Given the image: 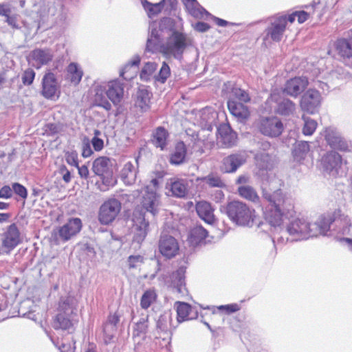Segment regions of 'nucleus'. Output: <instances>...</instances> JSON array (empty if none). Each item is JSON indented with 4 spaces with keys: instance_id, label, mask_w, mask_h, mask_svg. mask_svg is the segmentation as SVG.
<instances>
[{
    "instance_id": "nucleus-1",
    "label": "nucleus",
    "mask_w": 352,
    "mask_h": 352,
    "mask_svg": "<svg viewBox=\"0 0 352 352\" xmlns=\"http://www.w3.org/2000/svg\"><path fill=\"white\" fill-rule=\"evenodd\" d=\"M263 197L270 202L264 212L265 219L274 228L281 226L285 219H290L296 214L294 199L280 190L273 193L264 191Z\"/></svg>"
},
{
    "instance_id": "nucleus-17",
    "label": "nucleus",
    "mask_w": 352,
    "mask_h": 352,
    "mask_svg": "<svg viewBox=\"0 0 352 352\" xmlns=\"http://www.w3.org/2000/svg\"><path fill=\"white\" fill-rule=\"evenodd\" d=\"M149 188H147V190L145 191L142 197L141 206L146 212L155 216L158 214L161 207V198L159 194L153 189L150 190Z\"/></svg>"
},
{
    "instance_id": "nucleus-32",
    "label": "nucleus",
    "mask_w": 352,
    "mask_h": 352,
    "mask_svg": "<svg viewBox=\"0 0 352 352\" xmlns=\"http://www.w3.org/2000/svg\"><path fill=\"white\" fill-rule=\"evenodd\" d=\"M137 168L131 162H126L120 170V178L126 185L133 184L136 179Z\"/></svg>"
},
{
    "instance_id": "nucleus-12",
    "label": "nucleus",
    "mask_w": 352,
    "mask_h": 352,
    "mask_svg": "<svg viewBox=\"0 0 352 352\" xmlns=\"http://www.w3.org/2000/svg\"><path fill=\"white\" fill-rule=\"evenodd\" d=\"M186 268L180 267L177 270L173 272L170 276V280L166 281V285L171 287L172 292L177 294V298L186 297L188 291L185 283Z\"/></svg>"
},
{
    "instance_id": "nucleus-18",
    "label": "nucleus",
    "mask_w": 352,
    "mask_h": 352,
    "mask_svg": "<svg viewBox=\"0 0 352 352\" xmlns=\"http://www.w3.org/2000/svg\"><path fill=\"white\" fill-rule=\"evenodd\" d=\"M133 221V240L138 244H140L148 234L149 230V222L146 220L144 215L142 213H139L138 215L134 213Z\"/></svg>"
},
{
    "instance_id": "nucleus-54",
    "label": "nucleus",
    "mask_w": 352,
    "mask_h": 352,
    "mask_svg": "<svg viewBox=\"0 0 352 352\" xmlns=\"http://www.w3.org/2000/svg\"><path fill=\"white\" fill-rule=\"evenodd\" d=\"M208 235V231L201 226H197L191 231V236L195 239L196 243L206 239Z\"/></svg>"
},
{
    "instance_id": "nucleus-33",
    "label": "nucleus",
    "mask_w": 352,
    "mask_h": 352,
    "mask_svg": "<svg viewBox=\"0 0 352 352\" xmlns=\"http://www.w3.org/2000/svg\"><path fill=\"white\" fill-rule=\"evenodd\" d=\"M19 241V232L17 227L15 224L10 225L5 233L3 240L4 246L8 248H13L18 245Z\"/></svg>"
},
{
    "instance_id": "nucleus-28",
    "label": "nucleus",
    "mask_w": 352,
    "mask_h": 352,
    "mask_svg": "<svg viewBox=\"0 0 352 352\" xmlns=\"http://www.w3.org/2000/svg\"><path fill=\"white\" fill-rule=\"evenodd\" d=\"M336 48L341 56L352 58V29L347 32L346 38L337 40Z\"/></svg>"
},
{
    "instance_id": "nucleus-38",
    "label": "nucleus",
    "mask_w": 352,
    "mask_h": 352,
    "mask_svg": "<svg viewBox=\"0 0 352 352\" xmlns=\"http://www.w3.org/2000/svg\"><path fill=\"white\" fill-rule=\"evenodd\" d=\"M309 144L308 142H298L292 151V155L295 161L300 162L304 160L309 153Z\"/></svg>"
},
{
    "instance_id": "nucleus-14",
    "label": "nucleus",
    "mask_w": 352,
    "mask_h": 352,
    "mask_svg": "<svg viewBox=\"0 0 352 352\" xmlns=\"http://www.w3.org/2000/svg\"><path fill=\"white\" fill-rule=\"evenodd\" d=\"M321 100V95L318 90L309 89L302 96L300 107L304 111L314 114L318 111Z\"/></svg>"
},
{
    "instance_id": "nucleus-31",
    "label": "nucleus",
    "mask_w": 352,
    "mask_h": 352,
    "mask_svg": "<svg viewBox=\"0 0 352 352\" xmlns=\"http://www.w3.org/2000/svg\"><path fill=\"white\" fill-rule=\"evenodd\" d=\"M228 107L230 112L241 120H245L250 115L249 110L245 105L233 99H228Z\"/></svg>"
},
{
    "instance_id": "nucleus-45",
    "label": "nucleus",
    "mask_w": 352,
    "mask_h": 352,
    "mask_svg": "<svg viewBox=\"0 0 352 352\" xmlns=\"http://www.w3.org/2000/svg\"><path fill=\"white\" fill-rule=\"evenodd\" d=\"M229 99H233L238 102L246 103L250 101V96L245 90L239 87H233Z\"/></svg>"
},
{
    "instance_id": "nucleus-25",
    "label": "nucleus",
    "mask_w": 352,
    "mask_h": 352,
    "mask_svg": "<svg viewBox=\"0 0 352 352\" xmlns=\"http://www.w3.org/2000/svg\"><path fill=\"white\" fill-rule=\"evenodd\" d=\"M236 140V134L230 126L223 124L217 129V140L225 147H230L233 146Z\"/></svg>"
},
{
    "instance_id": "nucleus-16",
    "label": "nucleus",
    "mask_w": 352,
    "mask_h": 352,
    "mask_svg": "<svg viewBox=\"0 0 352 352\" xmlns=\"http://www.w3.org/2000/svg\"><path fill=\"white\" fill-rule=\"evenodd\" d=\"M158 249L160 254L166 258L175 257L179 252V244L172 236L162 234L158 242Z\"/></svg>"
},
{
    "instance_id": "nucleus-3",
    "label": "nucleus",
    "mask_w": 352,
    "mask_h": 352,
    "mask_svg": "<svg viewBox=\"0 0 352 352\" xmlns=\"http://www.w3.org/2000/svg\"><path fill=\"white\" fill-rule=\"evenodd\" d=\"M226 210L230 219L238 226L251 228L256 222L257 216L254 209L241 201L228 203Z\"/></svg>"
},
{
    "instance_id": "nucleus-51",
    "label": "nucleus",
    "mask_w": 352,
    "mask_h": 352,
    "mask_svg": "<svg viewBox=\"0 0 352 352\" xmlns=\"http://www.w3.org/2000/svg\"><path fill=\"white\" fill-rule=\"evenodd\" d=\"M295 110V104L289 99H284L278 104V111L280 114L287 116Z\"/></svg>"
},
{
    "instance_id": "nucleus-63",
    "label": "nucleus",
    "mask_w": 352,
    "mask_h": 352,
    "mask_svg": "<svg viewBox=\"0 0 352 352\" xmlns=\"http://www.w3.org/2000/svg\"><path fill=\"white\" fill-rule=\"evenodd\" d=\"M240 306L236 303L221 305L218 307V309L221 311H225L226 314L234 313L240 309Z\"/></svg>"
},
{
    "instance_id": "nucleus-35",
    "label": "nucleus",
    "mask_w": 352,
    "mask_h": 352,
    "mask_svg": "<svg viewBox=\"0 0 352 352\" xmlns=\"http://www.w3.org/2000/svg\"><path fill=\"white\" fill-rule=\"evenodd\" d=\"M184 5L190 14L195 18L204 19L205 16L209 15L197 0H184Z\"/></svg>"
},
{
    "instance_id": "nucleus-29",
    "label": "nucleus",
    "mask_w": 352,
    "mask_h": 352,
    "mask_svg": "<svg viewBox=\"0 0 352 352\" xmlns=\"http://www.w3.org/2000/svg\"><path fill=\"white\" fill-rule=\"evenodd\" d=\"M199 117L201 126L211 131L217 119V113L212 107H206L200 111Z\"/></svg>"
},
{
    "instance_id": "nucleus-2",
    "label": "nucleus",
    "mask_w": 352,
    "mask_h": 352,
    "mask_svg": "<svg viewBox=\"0 0 352 352\" xmlns=\"http://www.w3.org/2000/svg\"><path fill=\"white\" fill-rule=\"evenodd\" d=\"M330 220L320 216L314 222H308L303 217L290 220L286 226L291 241L306 240L310 237L325 235L330 229Z\"/></svg>"
},
{
    "instance_id": "nucleus-42",
    "label": "nucleus",
    "mask_w": 352,
    "mask_h": 352,
    "mask_svg": "<svg viewBox=\"0 0 352 352\" xmlns=\"http://www.w3.org/2000/svg\"><path fill=\"white\" fill-rule=\"evenodd\" d=\"M167 131L162 126H159L156 129L153 134V143L156 147H160L161 149L166 146V140L168 137Z\"/></svg>"
},
{
    "instance_id": "nucleus-5",
    "label": "nucleus",
    "mask_w": 352,
    "mask_h": 352,
    "mask_svg": "<svg viewBox=\"0 0 352 352\" xmlns=\"http://www.w3.org/2000/svg\"><path fill=\"white\" fill-rule=\"evenodd\" d=\"M78 322L77 309L74 308L67 300L59 303V313L53 322L55 329H72Z\"/></svg>"
},
{
    "instance_id": "nucleus-24",
    "label": "nucleus",
    "mask_w": 352,
    "mask_h": 352,
    "mask_svg": "<svg viewBox=\"0 0 352 352\" xmlns=\"http://www.w3.org/2000/svg\"><path fill=\"white\" fill-rule=\"evenodd\" d=\"M246 161L245 153H234L226 157L222 160L221 170L223 173H234Z\"/></svg>"
},
{
    "instance_id": "nucleus-23",
    "label": "nucleus",
    "mask_w": 352,
    "mask_h": 352,
    "mask_svg": "<svg viewBox=\"0 0 352 352\" xmlns=\"http://www.w3.org/2000/svg\"><path fill=\"white\" fill-rule=\"evenodd\" d=\"M308 80L306 77H295L288 80L283 88V92L292 97L296 98L307 87Z\"/></svg>"
},
{
    "instance_id": "nucleus-8",
    "label": "nucleus",
    "mask_w": 352,
    "mask_h": 352,
    "mask_svg": "<svg viewBox=\"0 0 352 352\" xmlns=\"http://www.w3.org/2000/svg\"><path fill=\"white\" fill-rule=\"evenodd\" d=\"M96 91L97 101L100 96V92H105L109 100L114 105H118L124 97V84L120 80L115 79L98 85Z\"/></svg>"
},
{
    "instance_id": "nucleus-48",
    "label": "nucleus",
    "mask_w": 352,
    "mask_h": 352,
    "mask_svg": "<svg viewBox=\"0 0 352 352\" xmlns=\"http://www.w3.org/2000/svg\"><path fill=\"white\" fill-rule=\"evenodd\" d=\"M148 315H143L137 322H135L133 329L134 336L146 334L148 329Z\"/></svg>"
},
{
    "instance_id": "nucleus-46",
    "label": "nucleus",
    "mask_w": 352,
    "mask_h": 352,
    "mask_svg": "<svg viewBox=\"0 0 352 352\" xmlns=\"http://www.w3.org/2000/svg\"><path fill=\"white\" fill-rule=\"evenodd\" d=\"M171 314L169 312L162 314L157 321V329L162 332L170 331L172 327Z\"/></svg>"
},
{
    "instance_id": "nucleus-7",
    "label": "nucleus",
    "mask_w": 352,
    "mask_h": 352,
    "mask_svg": "<svg viewBox=\"0 0 352 352\" xmlns=\"http://www.w3.org/2000/svg\"><path fill=\"white\" fill-rule=\"evenodd\" d=\"M337 2L338 0H314L311 5L305 6L308 11L296 12L298 23H304L310 15L316 14L320 19L328 10L332 9Z\"/></svg>"
},
{
    "instance_id": "nucleus-59",
    "label": "nucleus",
    "mask_w": 352,
    "mask_h": 352,
    "mask_svg": "<svg viewBox=\"0 0 352 352\" xmlns=\"http://www.w3.org/2000/svg\"><path fill=\"white\" fill-rule=\"evenodd\" d=\"M65 157L67 164L78 167V155L76 151H67L65 154Z\"/></svg>"
},
{
    "instance_id": "nucleus-26",
    "label": "nucleus",
    "mask_w": 352,
    "mask_h": 352,
    "mask_svg": "<svg viewBox=\"0 0 352 352\" xmlns=\"http://www.w3.org/2000/svg\"><path fill=\"white\" fill-rule=\"evenodd\" d=\"M177 311V320L178 322L192 320L197 317V311L186 302L177 301L175 303Z\"/></svg>"
},
{
    "instance_id": "nucleus-49",
    "label": "nucleus",
    "mask_w": 352,
    "mask_h": 352,
    "mask_svg": "<svg viewBox=\"0 0 352 352\" xmlns=\"http://www.w3.org/2000/svg\"><path fill=\"white\" fill-rule=\"evenodd\" d=\"M157 294L154 290H146L142 295L140 300V306L142 309H148L155 300Z\"/></svg>"
},
{
    "instance_id": "nucleus-20",
    "label": "nucleus",
    "mask_w": 352,
    "mask_h": 352,
    "mask_svg": "<svg viewBox=\"0 0 352 352\" xmlns=\"http://www.w3.org/2000/svg\"><path fill=\"white\" fill-rule=\"evenodd\" d=\"M59 85L54 74L46 73L42 79L41 94L47 99L53 100L59 96Z\"/></svg>"
},
{
    "instance_id": "nucleus-4",
    "label": "nucleus",
    "mask_w": 352,
    "mask_h": 352,
    "mask_svg": "<svg viewBox=\"0 0 352 352\" xmlns=\"http://www.w3.org/2000/svg\"><path fill=\"white\" fill-rule=\"evenodd\" d=\"M188 45V38L186 34L173 31L161 45L160 52L167 58L180 60Z\"/></svg>"
},
{
    "instance_id": "nucleus-10",
    "label": "nucleus",
    "mask_w": 352,
    "mask_h": 352,
    "mask_svg": "<svg viewBox=\"0 0 352 352\" xmlns=\"http://www.w3.org/2000/svg\"><path fill=\"white\" fill-rule=\"evenodd\" d=\"M342 164V157L336 151L324 153L320 160V168L326 174L336 177Z\"/></svg>"
},
{
    "instance_id": "nucleus-9",
    "label": "nucleus",
    "mask_w": 352,
    "mask_h": 352,
    "mask_svg": "<svg viewBox=\"0 0 352 352\" xmlns=\"http://www.w3.org/2000/svg\"><path fill=\"white\" fill-rule=\"evenodd\" d=\"M257 129L265 136L277 138L282 134L284 126L280 119L276 116L262 117L258 121Z\"/></svg>"
},
{
    "instance_id": "nucleus-55",
    "label": "nucleus",
    "mask_w": 352,
    "mask_h": 352,
    "mask_svg": "<svg viewBox=\"0 0 352 352\" xmlns=\"http://www.w3.org/2000/svg\"><path fill=\"white\" fill-rule=\"evenodd\" d=\"M158 31L153 28L151 29L149 37L147 39L146 50L148 52H154L156 50L157 42L158 40Z\"/></svg>"
},
{
    "instance_id": "nucleus-53",
    "label": "nucleus",
    "mask_w": 352,
    "mask_h": 352,
    "mask_svg": "<svg viewBox=\"0 0 352 352\" xmlns=\"http://www.w3.org/2000/svg\"><path fill=\"white\" fill-rule=\"evenodd\" d=\"M170 75L169 66L164 62L158 74L154 76V80L161 83H164Z\"/></svg>"
},
{
    "instance_id": "nucleus-19",
    "label": "nucleus",
    "mask_w": 352,
    "mask_h": 352,
    "mask_svg": "<svg viewBox=\"0 0 352 352\" xmlns=\"http://www.w3.org/2000/svg\"><path fill=\"white\" fill-rule=\"evenodd\" d=\"M81 228V220L79 218H72L65 225L58 228L56 234V239L65 242L78 233Z\"/></svg>"
},
{
    "instance_id": "nucleus-62",
    "label": "nucleus",
    "mask_w": 352,
    "mask_h": 352,
    "mask_svg": "<svg viewBox=\"0 0 352 352\" xmlns=\"http://www.w3.org/2000/svg\"><path fill=\"white\" fill-rule=\"evenodd\" d=\"M96 97V95L95 96ZM96 100V98H95ZM97 105L104 108L105 110H110L111 109V104L109 101L103 96V92H100V96L98 100H96Z\"/></svg>"
},
{
    "instance_id": "nucleus-15",
    "label": "nucleus",
    "mask_w": 352,
    "mask_h": 352,
    "mask_svg": "<svg viewBox=\"0 0 352 352\" xmlns=\"http://www.w3.org/2000/svg\"><path fill=\"white\" fill-rule=\"evenodd\" d=\"M53 57L54 52L51 49L37 48L30 53L28 60L32 67L38 69L51 62Z\"/></svg>"
},
{
    "instance_id": "nucleus-56",
    "label": "nucleus",
    "mask_w": 352,
    "mask_h": 352,
    "mask_svg": "<svg viewBox=\"0 0 352 352\" xmlns=\"http://www.w3.org/2000/svg\"><path fill=\"white\" fill-rule=\"evenodd\" d=\"M144 258L141 255H131L126 261V266L129 270L138 269L144 263Z\"/></svg>"
},
{
    "instance_id": "nucleus-34",
    "label": "nucleus",
    "mask_w": 352,
    "mask_h": 352,
    "mask_svg": "<svg viewBox=\"0 0 352 352\" xmlns=\"http://www.w3.org/2000/svg\"><path fill=\"white\" fill-rule=\"evenodd\" d=\"M83 72L80 67L76 63H71L66 69V79L74 85H77L80 82Z\"/></svg>"
},
{
    "instance_id": "nucleus-57",
    "label": "nucleus",
    "mask_w": 352,
    "mask_h": 352,
    "mask_svg": "<svg viewBox=\"0 0 352 352\" xmlns=\"http://www.w3.org/2000/svg\"><path fill=\"white\" fill-rule=\"evenodd\" d=\"M192 142L193 144L192 145V148L194 152L199 153L200 154L204 153V146L205 145L204 140H201L199 138V134H196L195 135L192 136Z\"/></svg>"
},
{
    "instance_id": "nucleus-50",
    "label": "nucleus",
    "mask_w": 352,
    "mask_h": 352,
    "mask_svg": "<svg viewBox=\"0 0 352 352\" xmlns=\"http://www.w3.org/2000/svg\"><path fill=\"white\" fill-rule=\"evenodd\" d=\"M165 0H162L157 3H151L145 1L143 3L144 8L148 11L149 17L155 16L161 12Z\"/></svg>"
},
{
    "instance_id": "nucleus-61",
    "label": "nucleus",
    "mask_w": 352,
    "mask_h": 352,
    "mask_svg": "<svg viewBox=\"0 0 352 352\" xmlns=\"http://www.w3.org/2000/svg\"><path fill=\"white\" fill-rule=\"evenodd\" d=\"M12 187V191H14V193H16L23 199L27 198L28 191L25 186H23L19 183H13Z\"/></svg>"
},
{
    "instance_id": "nucleus-22",
    "label": "nucleus",
    "mask_w": 352,
    "mask_h": 352,
    "mask_svg": "<svg viewBox=\"0 0 352 352\" xmlns=\"http://www.w3.org/2000/svg\"><path fill=\"white\" fill-rule=\"evenodd\" d=\"M166 194L177 198H183L188 193V182L176 177L169 179L166 184Z\"/></svg>"
},
{
    "instance_id": "nucleus-30",
    "label": "nucleus",
    "mask_w": 352,
    "mask_h": 352,
    "mask_svg": "<svg viewBox=\"0 0 352 352\" xmlns=\"http://www.w3.org/2000/svg\"><path fill=\"white\" fill-rule=\"evenodd\" d=\"M196 211L199 217L206 223L211 225L214 223V216L213 209L210 203L201 201L196 204Z\"/></svg>"
},
{
    "instance_id": "nucleus-44",
    "label": "nucleus",
    "mask_w": 352,
    "mask_h": 352,
    "mask_svg": "<svg viewBox=\"0 0 352 352\" xmlns=\"http://www.w3.org/2000/svg\"><path fill=\"white\" fill-rule=\"evenodd\" d=\"M238 192L241 197L254 203H258L259 201V197L257 192L254 188L250 186L244 185L239 186L238 188Z\"/></svg>"
},
{
    "instance_id": "nucleus-41",
    "label": "nucleus",
    "mask_w": 352,
    "mask_h": 352,
    "mask_svg": "<svg viewBox=\"0 0 352 352\" xmlns=\"http://www.w3.org/2000/svg\"><path fill=\"white\" fill-rule=\"evenodd\" d=\"M256 166L261 170H271L273 167L272 157L268 153L261 152L255 155Z\"/></svg>"
},
{
    "instance_id": "nucleus-11",
    "label": "nucleus",
    "mask_w": 352,
    "mask_h": 352,
    "mask_svg": "<svg viewBox=\"0 0 352 352\" xmlns=\"http://www.w3.org/2000/svg\"><path fill=\"white\" fill-rule=\"evenodd\" d=\"M121 209V204L116 199H109L100 208L98 219L102 224L111 223L117 217Z\"/></svg>"
},
{
    "instance_id": "nucleus-39",
    "label": "nucleus",
    "mask_w": 352,
    "mask_h": 352,
    "mask_svg": "<svg viewBox=\"0 0 352 352\" xmlns=\"http://www.w3.org/2000/svg\"><path fill=\"white\" fill-rule=\"evenodd\" d=\"M48 16L55 17V22L64 21L67 18V10L60 3L51 4L47 10Z\"/></svg>"
},
{
    "instance_id": "nucleus-27",
    "label": "nucleus",
    "mask_w": 352,
    "mask_h": 352,
    "mask_svg": "<svg viewBox=\"0 0 352 352\" xmlns=\"http://www.w3.org/2000/svg\"><path fill=\"white\" fill-rule=\"evenodd\" d=\"M140 60L139 55H134L120 71V76L126 80L133 79L137 74Z\"/></svg>"
},
{
    "instance_id": "nucleus-40",
    "label": "nucleus",
    "mask_w": 352,
    "mask_h": 352,
    "mask_svg": "<svg viewBox=\"0 0 352 352\" xmlns=\"http://www.w3.org/2000/svg\"><path fill=\"white\" fill-rule=\"evenodd\" d=\"M157 69V64L156 63L150 61L146 63L140 71V79L144 82H148L151 79H154V76L156 75L155 72Z\"/></svg>"
},
{
    "instance_id": "nucleus-43",
    "label": "nucleus",
    "mask_w": 352,
    "mask_h": 352,
    "mask_svg": "<svg viewBox=\"0 0 352 352\" xmlns=\"http://www.w3.org/2000/svg\"><path fill=\"white\" fill-rule=\"evenodd\" d=\"M197 181L204 182L210 187L223 188L226 184L221 179V177L217 173H210L208 175L202 177H198Z\"/></svg>"
},
{
    "instance_id": "nucleus-52",
    "label": "nucleus",
    "mask_w": 352,
    "mask_h": 352,
    "mask_svg": "<svg viewBox=\"0 0 352 352\" xmlns=\"http://www.w3.org/2000/svg\"><path fill=\"white\" fill-rule=\"evenodd\" d=\"M304 126L302 128V133L305 135H311L316 131L318 124L314 120L303 116Z\"/></svg>"
},
{
    "instance_id": "nucleus-13",
    "label": "nucleus",
    "mask_w": 352,
    "mask_h": 352,
    "mask_svg": "<svg viewBox=\"0 0 352 352\" xmlns=\"http://www.w3.org/2000/svg\"><path fill=\"white\" fill-rule=\"evenodd\" d=\"M269 25L265 29L266 36L273 41H280L286 29V20L278 15L270 17L268 19Z\"/></svg>"
},
{
    "instance_id": "nucleus-36",
    "label": "nucleus",
    "mask_w": 352,
    "mask_h": 352,
    "mask_svg": "<svg viewBox=\"0 0 352 352\" xmlns=\"http://www.w3.org/2000/svg\"><path fill=\"white\" fill-rule=\"evenodd\" d=\"M186 156V148L183 142L176 144L175 147L170 156V163L173 165H179L184 162Z\"/></svg>"
},
{
    "instance_id": "nucleus-64",
    "label": "nucleus",
    "mask_w": 352,
    "mask_h": 352,
    "mask_svg": "<svg viewBox=\"0 0 352 352\" xmlns=\"http://www.w3.org/2000/svg\"><path fill=\"white\" fill-rule=\"evenodd\" d=\"M341 221L343 223V226L340 232L342 234H349L351 228V219L347 216H343Z\"/></svg>"
},
{
    "instance_id": "nucleus-21",
    "label": "nucleus",
    "mask_w": 352,
    "mask_h": 352,
    "mask_svg": "<svg viewBox=\"0 0 352 352\" xmlns=\"http://www.w3.org/2000/svg\"><path fill=\"white\" fill-rule=\"evenodd\" d=\"M324 136L327 144L333 148L346 151L349 148L348 142L334 127H328L324 131Z\"/></svg>"
},
{
    "instance_id": "nucleus-60",
    "label": "nucleus",
    "mask_w": 352,
    "mask_h": 352,
    "mask_svg": "<svg viewBox=\"0 0 352 352\" xmlns=\"http://www.w3.org/2000/svg\"><path fill=\"white\" fill-rule=\"evenodd\" d=\"M35 72L34 71L31 69L28 68L26 70L24 71V72L22 74V82L25 85H30L35 78Z\"/></svg>"
},
{
    "instance_id": "nucleus-37",
    "label": "nucleus",
    "mask_w": 352,
    "mask_h": 352,
    "mask_svg": "<svg viewBox=\"0 0 352 352\" xmlns=\"http://www.w3.org/2000/svg\"><path fill=\"white\" fill-rule=\"evenodd\" d=\"M152 94L144 88L139 89L137 92L135 105L142 111H146L150 108V101Z\"/></svg>"
},
{
    "instance_id": "nucleus-47",
    "label": "nucleus",
    "mask_w": 352,
    "mask_h": 352,
    "mask_svg": "<svg viewBox=\"0 0 352 352\" xmlns=\"http://www.w3.org/2000/svg\"><path fill=\"white\" fill-rule=\"evenodd\" d=\"M275 231L273 234V238L272 241L274 244L277 243L279 245H283L287 243L289 241V232H286V228L284 229L281 226L277 227L276 228H274Z\"/></svg>"
},
{
    "instance_id": "nucleus-6",
    "label": "nucleus",
    "mask_w": 352,
    "mask_h": 352,
    "mask_svg": "<svg viewBox=\"0 0 352 352\" xmlns=\"http://www.w3.org/2000/svg\"><path fill=\"white\" fill-rule=\"evenodd\" d=\"M93 171L100 176L103 184L107 187L101 188L102 190H107L109 187H113L116 179L113 177V168L112 161L107 157H100L96 159L93 162Z\"/></svg>"
},
{
    "instance_id": "nucleus-58",
    "label": "nucleus",
    "mask_w": 352,
    "mask_h": 352,
    "mask_svg": "<svg viewBox=\"0 0 352 352\" xmlns=\"http://www.w3.org/2000/svg\"><path fill=\"white\" fill-rule=\"evenodd\" d=\"M82 156L85 158L90 157L93 154L91 142L88 138L85 137L82 140Z\"/></svg>"
}]
</instances>
